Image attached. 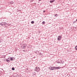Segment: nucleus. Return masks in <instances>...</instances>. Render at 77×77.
Returning <instances> with one entry per match:
<instances>
[{
	"instance_id": "1",
	"label": "nucleus",
	"mask_w": 77,
	"mask_h": 77,
	"mask_svg": "<svg viewBox=\"0 0 77 77\" xmlns=\"http://www.w3.org/2000/svg\"><path fill=\"white\" fill-rule=\"evenodd\" d=\"M27 47V44H23L22 46H21V48H22L23 49H25Z\"/></svg>"
},
{
	"instance_id": "2",
	"label": "nucleus",
	"mask_w": 77,
	"mask_h": 77,
	"mask_svg": "<svg viewBox=\"0 0 77 77\" xmlns=\"http://www.w3.org/2000/svg\"><path fill=\"white\" fill-rule=\"evenodd\" d=\"M35 71L36 72H39V71H40V68L38 67H37L35 68Z\"/></svg>"
},
{
	"instance_id": "3",
	"label": "nucleus",
	"mask_w": 77,
	"mask_h": 77,
	"mask_svg": "<svg viewBox=\"0 0 77 77\" xmlns=\"http://www.w3.org/2000/svg\"><path fill=\"white\" fill-rule=\"evenodd\" d=\"M62 35H59L57 37V40L58 41H60L62 39Z\"/></svg>"
},
{
	"instance_id": "4",
	"label": "nucleus",
	"mask_w": 77,
	"mask_h": 77,
	"mask_svg": "<svg viewBox=\"0 0 77 77\" xmlns=\"http://www.w3.org/2000/svg\"><path fill=\"white\" fill-rule=\"evenodd\" d=\"M49 69H50V70H55V68H54V67H53L51 66H50L49 67Z\"/></svg>"
},
{
	"instance_id": "5",
	"label": "nucleus",
	"mask_w": 77,
	"mask_h": 77,
	"mask_svg": "<svg viewBox=\"0 0 77 77\" xmlns=\"http://www.w3.org/2000/svg\"><path fill=\"white\" fill-rule=\"evenodd\" d=\"M0 25L2 26H6V23L2 22L0 23Z\"/></svg>"
},
{
	"instance_id": "6",
	"label": "nucleus",
	"mask_w": 77,
	"mask_h": 77,
	"mask_svg": "<svg viewBox=\"0 0 77 77\" xmlns=\"http://www.w3.org/2000/svg\"><path fill=\"white\" fill-rule=\"evenodd\" d=\"M10 58L9 57H8L7 59H6V61L7 62H10V60H8Z\"/></svg>"
},
{
	"instance_id": "7",
	"label": "nucleus",
	"mask_w": 77,
	"mask_h": 77,
	"mask_svg": "<svg viewBox=\"0 0 77 77\" xmlns=\"http://www.w3.org/2000/svg\"><path fill=\"white\" fill-rule=\"evenodd\" d=\"M55 0H51L50 1V3H53V2H55Z\"/></svg>"
},
{
	"instance_id": "8",
	"label": "nucleus",
	"mask_w": 77,
	"mask_h": 77,
	"mask_svg": "<svg viewBox=\"0 0 77 77\" xmlns=\"http://www.w3.org/2000/svg\"><path fill=\"white\" fill-rule=\"evenodd\" d=\"M75 50H77V46H76L75 47Z\"/></svg>"
},
{
	"instance_id": "9",
	"label": "nucleus",
	"mask_w": 77,
	"mask_h": 77,
	"mask_svg": "<svg viewBox=\"0 0 77 77\" xmlns=\"http://www.w3.org/2000/svg\"><path fill=\"white\" fill-rule=\"evenodd\" d=\"M61 68H63V67H58V69H60Z\"/></svg>"
},
{
	"instance_id": "10",
	"label": "nucleus",
	"mask_w": 77,
	"mask_h": 77,
	"mask_svg": "<svg viewBox=\"0 0 77 77\" xmlns=\"http://www.w3.org/2000/svg\"><path fill=\"white\" fill-rule=\"evenodd\" d=\"M13 57H11L10 58L11 60H14V59Z\"/></svg>"
},
{
	"instance_id": "11",
	"label": "nucleus",
	"mask_w": 77,
	"mask_h": 77,
	"mask_svg": "<svg viewBox=\"0 0 77 77\" xmlns=\"http://www.w3.org/2000/svg\"><path fill=\"white\" fill-rule=\"evenodd\" d=\"M55 69H58V67H54Z\"/></svg>"
},
{
	"instance_id": "12",
	"label": "nucleus",
	"mask_w": 77,
	"mask_h": 77,
	"mask_svg": "<svg viewBox=\"0 0 77 77\" xmlns=\"http://www.w3.org/2000/svg\"><path fill=\"white\" fill-rule=\"evenodd\" d=\"M45 21H43L42 22V24L44 25V24H45Z\"/></svg>"
},
{
	"instance_id": "13",
	"label": "nucleus",
	"mask_w": 77,
	"mask_h": 77,
	"mask_svg": "<svg viewBox=\"0 0 77 77\" xmlns=\"http://www.w3.org/2000/svg\"><path fill=\"white\" fill-rule=\"evenodd\" d=\"M10 3H11V4L12 5V4H14V2H10Z\"/></svg>"
},
{
	"instance_id": "14",
	"label": "nucleus",
	"mask_w": 77,
	"mask_h": 77,
	"mask_svg": "<svg viewBox=\"0 0 77 77\" xmlns=\"http://www.w3.org/2000/svg\"><path fill=\"white\" fill-rule=\"evenodd\" d=\"M31 24H33V23H34V21H32V22H31Z\"/></svg>"
},
{
	"instance_id": "15",
	"label": "nucleus",
	"mask_w": 77,
	"mask_h": 77,
	"mask_svg": "<svg viewBox=\"0 0 77 77\" xmlns=\"http://www.w3.org/2000/svg\"><path fill=\"white\" fill-rule=\"evenodd\" d=\"M12 70H15V69L14 68H12Z\"/></svg>"
},
{
	"instance_id": "16",
	"label": "nucleus",
	"mask_w": 77,
	"mask_h": 77,
	"mask_svg": "<svg viewBox=\"0 0 77 77\" xmlns=\"http://www.w3.org/2000/svg\"><path fill=\"white\" fill-rule=\"evenodd\" d=\"M55 17H57V14H55Z\"/></svg>"
},
{
	"instance_id": "17",
	"label": "nucleus",
	"mask_w": 77,
	"mask_h": 77,
	"mask_svg": "<svg viewBox=\"0 0 77 77\" xmlns=\"http://www.w3.org/2000/svg\"><path fill=\"white\" fill-rule=\"evenodd\" d=\"M33 74H34V75H36V73L35 72H33Z\"/></svg>"
},
{
	"instance_id": "18",
	"label": "nucleus",
	"mask_w": 77,
	"mask_h": 77,
	"mask_svg": "<svg viewBox=\"0 0 77 77\" xmlns=\"http://www.w3.org/2000/svg\"><path fill=\"white\" fill-rule=\"evenodd\" d=\"M1 72H2V71H0V74H1Z\"/></svg>"
},
{
	"instance_id": "19",
	"label": "nucleus",
	"mask_w": 77,
	"mask_h": 77,
	"mask_svg": "<svg viewBox=\"0 0 77 77\" xmlns=\"http://www.w3.org/2000/svg\"><path fill=\"white\" fill-rule=\"evenodd\" d=\"M60 63V62H57V63Z\"/></svg>"
},
{
	"instance_id": "20",
	"label": "nucleus",
	"mask_w": 77,
	"mask_h": 77,
	"mask_svg": "<svg viewBox=\"0 0 77 77\" xmlns=\"http://www.w3.org/2000/svg\"><path fill=\"white\" fill-rule=\"evenodd\" d=\"M76 21H77V19L76 20Z\"/></svg>"
},
{
	"instance_id": "21",
	"label": "nucleus",
	"mask_w": 77,
	"mask_h": 77,
	"mask_svg": "<svg viewBox=\"0 0 77 77\" xmlns=\"http://www.w3.org/2000/svg\"><path fill=\"white\" fill-rule=\"evenodd\" d=\"M28 69H27V70H28Z\"/></svg>"
},
{
	"instance_id": "22",
	"label": "nucleus",
	"mask_w": 77,
	"mask_h": 77,
	"mask_svg": "<svg viewBox=\"0 0 77 77\" xmlns=\"http://www.w3.org/2000/svg\"><path fill=\"white\" fill-rule=\"evenodd\" d=\"M43 12H45V11H43Z\"/></svg>"
}]
</instances>
